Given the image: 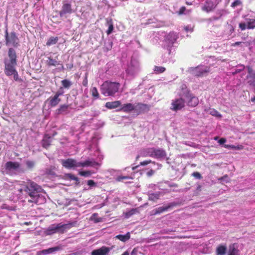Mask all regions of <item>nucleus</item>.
Returning <instances> with one entry per match:
<instances>
[{
    "label": "nucleus",
    "instance_id": "obj_1",
    "mask_svg": "<svg viewBox=\"0 0 255 255\" xmlns=\"http://www.w3.org/2000/svg\"><path fill=\"white\" fill-rule=\"evenodd\" d=\"M41 190V188L34 182L29 181L25 185L19 189L20 192L25 191L30 197L28 200V202L34 203L36 204H41L45 202V198L38 192Z\"/></svg>",
    "mask_w": 255,
    "mask_h": 255
},
{
    "label": "nucleus",
    "instance_id": "obj_2",
    "mask_svg": "<svg viewBox=\"0 0 255 255\" xmlns=\"http://www.w3.org/2000/svg\"><path fill=\"white\" fill-rule=\"evenodd\" d=\"M76 225V222H69L67 224H54L49 226L45 231L47 235H51L56 233H63L67 230Z\"/></svg>",
    "mask_w": 255,
    "mask_h": 255
},
{
    "label": "nucleus",
    "instance_id": "obj_3",
    "mask_svg": "<svg viewBox=\"0 0 255 255\" xmlns=\"http://www.w3.org/2000/svg\"><path fill=\"white\" fill-rule=\"evenodd\" d=\"M120 86L119 83L106 81L101 86V93L105 96H113L118 92Z\"/></svg>",
    "mask_w": 255,
    "mask_h": 255
},
{
    "label": "nucleus",
    "instance_id": "obj_4",
    "mask_svg": "<svg viewBox=\"0 0 255 255\" xmlns=\"http://www.w3.org/2000/svg\"><path fill=\"white\" fill-rule=\"evenodd\" d=\"M142 156H150L157 159H163L166 158L165 151L160 148H147L141 153Z\"/></svg>",
    "mask_w": 255,
    "mask_h": 255
},
{
    "label": "nucleus",
    "instance_id": "obj_5",
    "mask_svg": "<svg viewBox=\"0 0 255 255\" xmlns=\"http://www.w3.org/2000/svg\"><path fill=\"white\" fill-rule=\"evenodd\" d=\"M4 73L5 74L8 76L10 77L11 76H13V79L17 81L20 80L19 78L18 74L17 72L15 66L17 64L11 63L10 62H8L7 59H5L4 61Z\"/></svg>",
    "mask_w": 255,
    "mask_h": 255
},
{
    "label": "nucleus",
    "instance_id": "obj_6",
    "mask_svg": "<svg viewBox=\"0 0 255 255\" xmlns=\"http://www.w3.org/2000/svg\"><path fill=\"white\" fill-rule=\"evenodd\" d=\"M210 71V68L206 66H198L196 67H190L188 70L190 74L196 77L206 76Z\"/></svg>",
    "mask_w": 255,
    "mask_h": 255
},
{
    "label": "nucleus",
    "instance_id": "obj_7",
    "mask_svg": "<svg viewBox=\"0 0 255 255\" xmlns=\"http://www.w3.org/2000/svg\"><path fill=\"white\" fill-rule=\"evenodd\" d=\"M5 43L7 46H12L14 47L18 46L19 40L14 32H12L8 34L6 29L5 32Z\"/></svg>",
    "mask_w": 255,
    "mask_h": 255
},
{
    "label": "nucleus",
    "instance_id": "obj_8",
    "mask_svg": "<svg viewBox=\"0 0 255 255\" xmlns=\"http://www.w3.org/2000/svg\"><path fill=\"white\" fill-rule=\"evenodd\" d=\"M61 162L63 166L67 169H75L77 167H80V165H81L80 162L72 158L62 159Z\"/></svg>",
    "mask_w": 255,
    "mask_h": 255
},
{
    "label": "nucleus",
    "instance_id": "obj_9",
    "mask_svg": "<svg viewBox=\"0 0 255 255\" xmlns=\"http://www.w3.org/2000/svg\"><path fill=\"white\" fill-rule=\"evenodd\" d=\"M139 69L138 62L136 59L132 58L127 69V72L129 75H134L139 71Z\"/></svg>",
    "mask_w": 255,
    "mask_h": 255
},
{
    "label": "nucleus",
    "instance_id": "obj_10",
    "mask_svg": "<svg viewBox=\"0 0 255 255\" xmlns=\"http://www.w3.org/2000/svg\"><path fill=\"white\" fill-rule=\"evenodd\" d=\"M185 100L187 101V105L190 107H195L199 103V100L197 97L194 96L190 93L188 90H186L184 93Z\"/></svg>",
    "mask_w": 255,
    "mask_h": 255
},
{
    "label": "nucleus",
    "instance_id": "obj_11",
    "mask_svg": "<svg viewBox=\"0 0 255 255\" xmlns=\"http://www.w3.org/2000/svg\"><path fill=\"white\" fill-rule=\"evenodd\" d=\"M185 99L183 94L181 97L172 101L171 109L175 111L180 110L185 106Z\"/></svg>",
    "mask_w": 255,
    "mask_h": 255
},
{
    "label": "nucleus",
    "instance_id": "obj_12",
    "mask_svg": "<svg viewBox=\"0 0 255 255\" xmlns=\"http://www.w3.org/2000/svg\"><path fill=\"white\" fill-rule=\"evenodd\" d=\"M241 30L253 29L255 28V18H246V22H241L239 24Z\"/></svg>",
    "mask_w": 255,
    "mask_h": 255
},
{
    "label": "nucleus",
    "instance_id": "obj_13",
    "mask_svg": "<svg viewBox=\"0 0 255 255\" xmlns=\"http://www.w3.org/2000/svg\"><path fill=\"white\" fill-rule=\"evenodd\" d=\"M5 170L9 173H16L20 170V164L17 162L8 161L5 164Z\"/></svg>",
    "mask_w": 255,
    "mask_h": 255
},
{
    "label": "nucleus",
    "instance_id": "obj_14",
    "mask_svg": "<svg viewBox=\"0 0 255 255\" xmlns=\"http://www.w3.org/2000/svg\"><path fill=\"white\" fill-rule=\"evenodd\" d=\"M149 107L146 104L136 103L134 105V112L138 114L148 111Z\"/></svg>",
    "mask_w": 255,
    "mask_h": 255
},
{
    "label": "nucleus",
    "instance_id": "obj_15",
    "mask_svg": "<svg viewBox=\"0 0 255 255\" xmlns=\"http://www.w3.org/2000/svg\"><path fill=\"white\" fill-rule=\"evenodd\" d=\"M73 10L71 7V4L68 3H64L59 12V15L60 17H63L66 14H71Z\"/></svg>",
    "mask_w": 255,
    "mask_h": 255
},
{
    "label": "nucleus",
    "instance_id": "obj_16",
    "mask_svg": "<svg viewBox=\"0 0 255 255\" xmlns=\"http://www.w3.org/2000/svg\"><path fill=\"white\" fill-rule=\"evenodd\" d=\"M46 63L48 66H57L60 65L62 66V69L64 68L63 66L61 64V62L58 60V56L54 59L52 58L51 56L48 57Z\"/></svg>",
    "mask_w": 255,
    "mask_h": 255
},
{
    "label": "nucleus",
    "instance_id": "obj_17",
    "mask_svg": "<svg viewBox=\"0 0 255 255\" xmlns=\"http://www.w3.org/2000/svg\"><path fill=\"white\" fill-rule=\"evenodd\" d=\"M216 5L212 0H207L203 6L202 7V10L207 12L212 11L215 7Z\"/></svg>",
    "mask_w": 255,
    "mask_h": 255
},
{
    "label": "nucleus",
    "instance_id": "obj_18",
    "mask_svg": "<svg viewBox=\"0 0 255 255\" xmlns=\"http://www.w3.org/2000/svg\"><path fill=\"white\" fill-rule=\"evenodd\" d=\"M110 251V249L105 246L93 251L91 255H106Z\"/></svg>",
    "mask_w": 255,
    "mask_h": 255
},
{
    "label": "nucleus",
    "instance_id": "obj_19",
    "mask_svg": "<svg viewBox=\"0 0 255 255\" xmlns=\"http://www.w3.org/2000/svg\"><path fill=\"white\" fill-rule=\"evenodd\" d=\"M177 204L175 202H172L169 203L167 206H163L162 207H159L155 209V214H159L164 212L167 211L169 208L173 207L176 206Z\"/></svg>",
    "mask_w": 255,
    "mask_h": 255
},
{
    "label": "nucleus",
    "instance_id": "obj_20",
    "mask_svg": "<svg viewBox=\"0 0 255 255\" xmlns=\"http://www.w3.org/2000/svg\"><path fill=\"white\" fill-rule=\"evenodd\" d=\"M60 250L59 247H54L47 249L42 250L37 252V255H46L51 254Z\"/></svg>",
    "mask_w": 255,
    "mask_h": 255
},
{
    "label": "nucleus",
    "instance_id": "obj_21",
    "mask_svg": "<svg viewBox=\"0 0 255 255\" xmlns=\"http://www.w3.org/2000/svg\"><path fill=\"white\" fill-rule=\"evenodd\" d=\"M80 163L81 164V165H80V167L88 166L95 167L97 166H100V164L98 162H96L93 159L87 160L84 162H80Z\"/></svg>",
    "mask_w": 255,
    "mask_h": 255
},
{
    "label": "nucleus",
    "instance_id": "obj_22",
    "mask_svg": "<svg viewBox=\"0 0 255 255\" xmlns=\"http://www.w3.org/2000/svg\"><path fill=\"white\" fill-rule=\"evenodd\" d=\"M8 56L9 59L8 60V62L11 63L17 64L16 62V55L14 49L12 48H10L8 51Z\"/></svg>",
    "mask_w": 255,
    "mask_h": 255
},
{
    "label": "nucleus",
    "instance_id": "obj_23",
    "mask_svg": "<svg viewBox=\"0 0 255 255\" xmlns=\"http://www.w3.org/2000/svg\"><path fill=\"white\" fill-rule=\"evenodd\" d=\"M134 105L132 103H127L122 105L121 111L126 113H129L131 111H134Z\"/></svg>",
    "mask_w": 255,
    "mask_h": 255
},
{
    "label": "nucleus",
    "instance_id": "obj_24",
    "mask_svg": "<svg viewBox=\"0 0 255 255\" xmlns=\"http://www.w3.org/2000/svg\"><path fill=\"white\" fill-rule=\"evenodd\" d=\"M177 35L175 32H170L166 36L165 40L169 42V44H172L177 39Z\"/></svg>",
    "mask_w": 255,
    "mask_h": 255
},
{
    "label": "nucleus",
    "instance_id": "obj_25",
    "mask_svg": "<svg viewBox=\"0 0 255 255\" xmlns=\"http://www.w3.org/2000/svg\"><path fill=\"white\" fill-rule=\"evenodd\" d=\"M121 105V102L120 101L114 102H109L106 103L105 106L109 109H113L119 107Z\"/></svg>",
    "mask_w": 255,
    "mask_h": 255
},
{
    "label": "nucleus",
    "instance_id": "obj_26",
    "mask_svg": "<svg viewBox=\"0 0 255 255\" xmlns=\"http://www.w3.org/2000/svg\"><path fill=\"white\" fill-rule=\"evenodd\" d=\"M52 139V137L47 134L45 135L42 141L43 147L47 148L50 145Z\"/></svg>",
    "mask_w": 255,
    "mask_h": 255
},
{
    "label": "nucleus",
    "instance_id": "obj_27",
    "mask_svg": "<svg viewBox=\"0 0 255 255\" xmlns=\"http://www.w3.org/2000/svg\"><path fill=\"white\" fill-rule=\"evenodd\" d=\"M49 105L51 107H55L61 101V100L60 98L57 97V96L54 95L53 97H50L49 98Z\"/></svg>",
    "mask_w": 255,
    "mask_h": 255
},
{
    "label": "nucleus",
    "instance_id": "obj_28",
    "mask_svg": "<svg viewBox=\"0 0 255 255\" xmlns=\"http://www.w3.org/2000/svg\"><path fill=\"white\" fill-rule=\"evenodd\" d=\"M227 251V247L225 245H220L216 249L217 255H225Z\"/></svg>",
    "mask_w": 255,
    "mask_h": 255
},
{
    "label": "nucleus",
    "instance_id": "obj_29",
    "mask_svg": "<svg viewBox=\"0 0 255 255\" xmlns=\"http://www.w3.org/2000/svg\"><path fill=\"white\" fill-rule=\"evenodd\" d=\"M130 237V234L129 232H128L125 235H118L115 237L116 239H119V240L126 242L128 241Z\"/></svg>",
    "mask_w": 255,
    "mask_h": 255
},
{
    "label": "nucleus",
    "instance_id": "obj_30",
    "mask_svg": "<svg viewBox=\"0 0 255 255\" xmlns=\"http://www.w3.org/2000/svg\"><path fill=\"white\" fill-rule=\"evenodd\" d=\"M247 83L253 87H255V74L248 75L247 76Z\"/></svg>",
    "mask_w": 255,
    "mask_h": 255
},
{
    "label": "nucleus",
    "instance_id": "obj_31",
    "mask_svg": "<svg viewBox=\"0 0 255 255\" xmlns=\"http://www.w3.org/2000/svg\"><path fill=\"white\" fill-rule=\"evenodd\" d=\"M58 41V37L51 36L48 39L47 42H46V45L49 46L55 44Z\"/></svg>",
    "mask_w": 255,
    "mask_h": 255
},
{
    "label": "nucleus",
    "instance_id": "obj_32",
    "mask_svg": "<svg viewBox=\"0 0 255 255\" xmlns=\"http://www.w3.org/2000/svg\"><path fill=\"white\" fill-rule=\"evenodd\" d=\"M160 195V194L159 192L151 193L149 194L148 199L151 201H155L159 198Z\"/></svg>",
    "mask_w": 255,
    "mask_h": 255
},
{
    "label": "nucleus",
    "instance_id": "obj_33",
    "mask_svg": "<svg viewBox=\"0 0 255 255\" xmlns=\"http://www.w3.org/2000/svg\"><path fill=\"white\" fill-rule=\"evenodd\" d=\"M68 106L67 105H61L59 109L57 110V113L58 114H62L67 111Z\"/></svg>",
    "mask_w": 255,
    "mask_h": 255
},
{
    "label": "nucleus",
    "instance_id": "obj_34",
    "mask_svg": "<svg viewBox=\"0 0 255 255\" xmlns=\"http://www.w3.org/2000/svg\"><path fill=\"white\" fill-rule=\"evenodd\" d=\"M238 250L234 246L229 247L228 255H238Z\"/></svg>",
    "mask_w": 255,
    "mask_h": 255
},
{
    "label": "nucleus",
    "instance_id": "obj_35",
    "mask_svg": "<svg viewBox=\"0 0 255 255\" xmlns=\"http://www.w3.org/2000/svg\"><path fill=\"white\" fill-rule=\"evenodd\" d=\"M245 66L244 65H238L237 66V68L234 71L232 72V74L233 75H235L237 73H239L243 71L245 69Z\"/></svg>",
    "mask_w": 255,
    "mask_h": 255
},
{
    "label": "nucleus",
    "instance_id": "obj_36",
    "mask_svg": "<svg viewBox=\"0 0 255 255\" xmlns=\"http://www.w3.org/2000/svg\"><path fill=\"white\" fill-rule=\"evenodd\" d=\"M91 92L92 96L95 99L99 98V94L98 92L97 89L96 87H93L91 89Z\"/></svg>",
    "mask_w": 255,
    "mask_h": 255
},
{
    "label": "nucleus",
    "instance_id": "obj_37",
    "mask_svg": "<svg viewBox=\"0 0 255 255\" xmlns=\"http://www.w3.org/2000/svg\"><path fill=\"white\" fill-rule=\"evenodd\" d=\"M136 213H137V210L136 209H132L125 213V217L128 218Z\"/></svg>",
    "mask_w": 255,
    "mask_h": 255
},
{
    "label": "nucleus",
    "instance_id": "obj_38",
    "mask_svg": "<svg viewBox=\"0 0 255 255\" xmlns=\"http://www.w3.org/2000/svg\"><path fill=\"white\" fill-rule=\"evenodd\" d=\"M165 69L164 67L155 66L153 70L156 73L159 74L164 72Z\"/></svg>",
    "mask_w": 255,
    "mask_h": 255
},
{
    "label": "nucleus",
    "instance_id": "obj_39",
    "mask_svg": "<svg viewBox=\"0 0 255 255\" xmlns=\"http://www.w3.org/2000/svg\"><path fill=\"white\" fill-rule=\"evenodd\" d=\"M62 85L65 88H69L72 84L70 81L65 79L62 81Z\"/></svg>",
    "mask_w": 255,
    "mask_h": 255
},
{
    "label": "nucleus",
    "instance_id": "obj_40",
    "mask_svg": "<svg viewBox=\"0 0 255 255\" xmlns=\"http://www.w3.org/2000/svg\"><path fill=\"white\" fill-rule=\"evenodd\" d=\"M225 148H232V149H240L242 148V146H235L234 145L225 144L224 146Z\"/></svg>",
    "mask_w": 255,
    "mask_h": 255
},
{
    "label": "nucleus",
    "instance_id": "obj_41",
    "mask_svg": "<svg viewBox=\"0 0 255 255\" xmlns=\"http://www.w3.org/2000/svg\"><path fill=\"white\" fill-rule=\"evenodd\" d=\"M108 23L109 24V27L107 31V33L109 35L112 32L114 27L113 24L111 23V21H108Z\"/></svg>",
    "mask_w": 255,
    "mask_h": 255
},
{
    "label": "nucleus",
    "instance_id": "obj_42",
    "mask_svg": "<svg viewBox=\"0 0 255 255\" xmlns=\"http://www.w3.org/2000/svg\"><path fill=\"white\" fill-rule=\"evenodd\" d=\"M66 176L67 178H69L70 180H75L76 182H78L79 181L78 177H76L75 176H74V175H73L72 174L68 173V174H67L66 175Z\"/></svg>",
    "mask_w": 255,
    "mask_h": 255
},
{
    "label": "nucleus",
    "instance_id": "obj_43",
    "mask_svg": "<svg viewBox=\"0 0 255 255\" xmlns=\"http://www.w3.org/2000/svg\"><path fill=\"white\" fill-rule=\"evenodd\" d=\"M242 4V1L240 0H236L231 4V6L233 8L241 5Z\"/></svg>",
    "mask_w": 255,
    "mask_h": 255
},
{
    "label": "nucleus",
    "instance_id": "obj_44",
    "mask_svg": "<svg viewBox=\"0 0 255 255\" xmlns=\"http://www.w3.org/2000/svg\"><path fill=\"white\" fill-rule=\"evenodd\" d=\"M132 179V178L129 176H119L117 178V180L118 181H122L124 179Z\"/></svg>",
    "mask_w": 255,
    "mask_h": 255
},
{
    "label": "nucleus",
    "instance_id": "obj_45",
    "mask_svg": "<svg viewBox=\"0 0 255 255\" xmlns=\"http://www.w3.org/2000/svg\"><path fill=\"white\" fill-rule=\"evenodd\" d=\"M79 174L80 175L85 176V177L90 176L91 174V172L89 171H81V172H80Z\"/></svg>",
    "mask_w": 255,
    "mask_h": 255
},
{
    "label": "nucleus",
    "instance_id": "obj_46",
    "mask_svg": "<svg viewBox=\"0 0 255 255\" xmlns=\"http://www.w3.org/2000/svg\"><path fill=\"white\" fill-rule=\"evenodd\" d=\"M210 114L215 117H221V114L217 111L215 110H212L210 111Z\"/></svg>",
    "mask_w": 255,
    "mask_h": 255
},
{
    "label": "nucleus",
    "instance_id": "obj_47",
    "mask_svg": "<svg viewBox=\"0 0 255 255\" xmlns=\"http://www.w3.org/2000/svg\"><path fill=\"white\" fill-rule=\"evenodd\" d=\"M34 162L32 161H27L26 162V165L28 168H32L34 166Z\"/></svg>",
    "mask_w": 255,
    "mask_h": 255
},
{
    "label": "nucleus",
    "instance_id": "obj_48",
    "mask_svg": "<svg viewBox=\"0 0 255 255\" xmlns=\"http://www.w3.org/2000/svg\"><path fill=\"white\" fill-rule=\"evenodd\" d=\"M192 176L195 177L197 179H201L202 176L201 174L198 172H194L192 173Z\"/></svg>",
    "mask_w": 255,
    "mask_h": 255
},
{
    "label": "nucleus",
    "instance_id": "obj_49",
    "mask_svg": "<svg viewBox=\"0 0 255 255\" xmlns=\"http://www.w3.org/2000/svg\"><path fill=\"white\" fill-rule=\"evenodd\" d=\"M247 69H248V75H254V74H255V72L254 71L253 69L250 66H248L247 67Z\"/></svg>",
    "mask_w": 255,
    "mask_h": 255
},
{
    "label": "nucleus",
    "instance_id": "obj_50",
    "mask_svg": "<svg viewBox=\"0 0 255 255\" xmlns=\"http://www.w3.org/2000/svg\"><path fill=\"white\" fill-rule=\"evenodd\" d=\"M87 184L90 187H94L96 185V183L92 180H88L87 182Z\"/></svg>",
    "mask_w": 255,
    "mask_h": 255
},
{
    "label": "nucleus",
    "instance_id": "obj_51",
    "mask_svg": "<svg viewBox=\"0 0 255 255\" xmlns=\"http://www.w3.org/2000/svg\"><path fill=\"white\" fill-rule=\"evenodd\" d=\"M151 162V160H145L140 163V165L144 166L150 163Z\"/></svg>",
    "mask_w": 255,
    "mask_h": 255
},
{
    "label": "nucleus",
    "instance_id": "obj_52",
    "mask_svg": "<svg viewBox=\"0 0 255 255\" xmlns=\"http://www.w3.org/2000/svg\"><path fill=\"white\" fill-rule=\"evenodd\" d=\"M63 94V91H62V90H60L58 91L56 93V94H55V96H57V97H58V98H59V96H60L62 95Z\"/></svg>",
    "mask_w": 255,
    "mask_h": 255
},
{
    "label": "nucleus",
    "instance_id": "obj_53",
    "mask_svg": "<svg viewBox=\"0 0 255 255\" xmlns=\"http://www.w3.org/2000/svg\"><path fill=\"white\" fill-rule=\"evenodd\" d=\"M154 171L153 170L151 169L147 172L146 174L148 177H150L152 176L154 174Z\"/></svg>",
    "mask_w": 255,
    "mask_h": 255
},
{
    "label": "nucleus",
    "instance_id": "obj_54",
    "mask_svg": "<svg viewBox=\"0 0 255 255\" xmlns=\"http://www.w3.org/2000/svg\"><path fill=\"white\" fill-rule=\"evenodd\" d=\"M226 141V139L224 138H221V139H220L218 141V142L220 144H224L225 142Z\"/></svg>",
    "mask_w": 255,
    "mask_h": 255
},
{
    "label": "nucleus",
    "instance_id": "obj_55",
    "mask_svg": "<svg viewBox=\"0 0 255 255\" xmlns=\"http://www.w3.org/2000/svg\"><path fill=\"white\" fill-rule=\"evenodd\" d=\"M112 47V42H109L107 45V46L106 47L107 50H110Z\"/></svg>",
    "mask_w": 255,
    "mask_h": 255
},
{
    "label": "nucleus",
    "instance_id": "obj_56",
    "mask_svg": "<svg viewBox=\"0 0 255 255\" xmlns=\"http://www.w3.org/2000/svg\"><path fill=\"white\" fill-rule=\"evenodd\" d=\"M185 9H186L185 7H184V6L181 7L179 10V14H183L184 12Z\"/></svg>",
    "mask_w": 255,
    "mask_h": 255
},
{
    "label": "nucleus",
    "instance_id": "obj_57",
    "mask_svg": "<svg viewBox=\"0 0 255 255\" xmlns=\"http://www.w3.org/2000/svg\"><path fill=\"white\" fill-rule=\"evenodd\" d=\"M137 250L134 248L132 251L130 255H137Z\"/></svg>",
    "mask_w": 255,
    "mask_h": 255
},
{
    "label": "nucleus",
    "instance_id": "obj_58",
    "mask_svg": "<svg viewBox=\"0 0 255 255\" xmlns=\"http://www.w3.org/2000/svg\"><path fill=\"white\" fill-rule=\"evenodd\" d=\"M221 179L228 182L229 181V177L227 175H225L222 177Z\"/></svg>",
    "mask_w": 255,
    "mask_h": 255
},
{
    "label": "nucleus",
    "instance_id": "obj_59",
    "mask_svg": "<svg viewBox=\"0 0 255 255\" xmlns=\"http://www.w3.org/2000/svg\"><path fill=\"white\" fill-rule=\"evenodd\" d=\"M184 29L186 31H191V29H189L188 26L185 27Z\"/></svg>",
    "mask_w": 255,
    "mask_h": 255
},
{
    "label": "nucleus",
    "instance_id": "obj_60",
    "mask_svg": "<svg viewBox=\"0 0 255 255\" xmlns=\"http://www.w3.org/2000/svg\"><path fill=\"white\" fill-rule=\"evenodd\" d=\"M122 255H129V253L128 251L124 252Z\"/></svg>",
    "mask_w": 255,
    "mask_h": 255
},
{
    "label": "nucleus",
    "instance_id": "obj_61",
    "mask_svg": "<svg viewBox=\"0 0 255 255\" xmlns=\"http://www.w3.org/2000/svg\"><path fill=\"white\" fill-rule=\"evenodd\" d=\"M242 42H236V43H235L234 45H240Z\"/></svg>",
    "mask_w": 255,
    "mask_h": 255
},
{
    "label": "nucleus",
    "instance_id": "obj_62",
    "mask_svg": "<svg viewBox=\"0 0 255 255\" xmlns=\"http://www.w3.org/2000/svg\"><path fill=\"white\" fill-rule=\"evenodd\" d=\"M251 101L253 102H255V97L252 98Z\"/></svg>",
    "mask_w": 255,
    "mask_h": 255
},
{
    "label": "nucleus",
    "instance_id": "obj_63",
    "mask_svg": "<svg viewBox=\"0 0 255 255\" xmlns=\"http://www.w3.org/2000/svg\"><path fill=\"white\" fill-rule=\"evenodd\" d=\"M218 136H216V137H214V139H215V140H217V139H218Z\"/></svg>",
    "mask_w": 255,
    "mask_h": 255
},
{
    "label": "nucleus",
    "instance_id": "obj_64",
    "mask_svg": "<svg viewBox=\"0 0 255 255\" xmlns=\"http://www.w3.org/2000/svg\"><path fill=\"white\" fill-rule=\"evenodd\" d=\"M253 43L254 44H255V39L253 40Z\"/></svg>",
    "mask_w": 255,
    "mask_h": 255
}]
</instances>
